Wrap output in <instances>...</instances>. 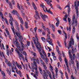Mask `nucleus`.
I'll return each mask as SVG.
<instances>
[{"label": "nucleus", "mask_w": 79, "mask_h": 79, "mask_svg": "<svg viewBox=\"0 0 79 79\" xmlns=\"http://www.w3.org/2000/svg\"><path fill=\"white\" fill-rule=\"evenodd\" d=\"M35 38L36 40V44H35L36 47L38 49L39 52V53H40L42 58H44V56L42 54V46H41L39 42V39H38V37L37 36V35L35 36Z\"/></svg>", "instance_id": "f257e3e1"}, {"label": "nucleus", "mask_w": 79, "mask_h": 79, "mask_svg": "<svg viewBox=\"0 0 79 79\" xmlns=\"http://www.w3.org/2000/svg\"><path fill=\"white\" fill-rule=\"evenodd\" d=\"M16 34L17 36L19 37V41L21 44V47L22 48L21 49V48H20V50H22V51H23L24 50V44L23 43V42H24L23 37L21 35V34H20V33L19 32V33L17 32Z\"/></svg>", "instance_id": "f03ea898"}, {"label": "nucleus", "mask_w": 79, "mask_h": 79, "mask_svg": "<svg viewBox=\"0 0 79 79\" xmlns=\"http://www.w3.org/2000/svg\"><path fill=\"white\" fill-rule=\"evenodd\" d=\"M15 40H13L14 43V44H15V43H16L15 45L18 48V50H20V45L19 44L18 42V38H17V36H15Z\"/></svg>", "instance_id": "7ed1b4c3"}, {"label": "nucleus", "mask_w": 79, "mask_h": 79, "mask_svg": "<svg viewBox=\"0 0 79 79\" xmlns=\"http://www.w3.org/2000/svg\"><path fill=\"white\" fill-rule=\"evenodd\" d=\"M10 19L9 20V22L11 26V29H12V31L13 32L14 34H15V28L13 26V22H12V21H14V20L13 18V17L10 18Z\"/></svg>", "instance_id": "20e7f679"}, {"label": "nucleus", "mask_w": 79, "mask_h": 79, "mask_svg": "<svg viewBox=\"0 0 79 79\" xmlns=\"http://www.w3.org/2000/svg\"><path fill=\"white\" fill-rule=\"evenodd\" d=\"M75 8L76 10V13L77 14L76 18H79V10L78 7H77V1H76L74 3Z\"/></svg>", "instance_id": "39448f33"}, {"label": "nucleus", "mask_w": 79, "mask_h": 79, "mask_svg": "<svg viewBox=\"0 0 79 79\" xmlns=\"http://www.w3.org/2000/svg\"><path fill=\"white\" fill-rule=\"evenodd\" d=\"M40 6L41 7L43 8V10L44 12H46V11L48 13V12H49V11H51L50 10H49V9H48H48H47V7H45L44 5L42 4H40Z\"/></svg>", "instance_id": "423d86ee"}, {"label": "nucleus", "mask_w": 79, "mask_h": 79, "mask_svg": "<svg viewBox=\"0 0 79 79\" xmlns=\"http://www.w3.org/2000/svg\"><path fill=\"white\" fill-rule=\"evenodd\" d=\"M40 16H41V18L43 19V20L44 21H46V18H48V16L47 15L44 14H42L41 12L40 13Z\"/></svg>", "instance_id": "0eeeda50"}, {"label": "nucleus", "mask_w": 79, "mask_h": 79, "mask_svg": "<svg viewBox=\"0 0 79 79\" xmlns=\"http://www.w3.org/2000/svg\"><path fill=\"white\" fill-rule=\"evenodd\" d=\"M70 60H69V65L70 66H71V65L72 64H73V66H74V60H73V57H70Z\"/></svg>", "instance_id": "6e6552de"}, {"label": "nucleus", "mask_w": 79, "mask_h": 79, "mask_svg": "<svg viewBox=\"0 0 79 79\" xmlns=\"http://www.w3.org/2000/svg\"><path fill=\"white\" fill-rule=\"evenodd\" d=\"M15 52H16L18 53L19 57V58H21V57H22L23 56V55L19 52H20V50L18 49V48H15Z\"/></svg>", "instance_id": "1a4fd4ad"}, {"label": "nucleus", "mask_w": 79, "mask_h": 79, "mask_svg": "<svg viewBox=\"0 0 79 79\" xmlns=\"http://www.w3.org/2000/svg\"><path fill=\"white\" fill-rule=\"evenodd\" d=\"M15 26H16V29H17V30L18 31V32H17L16 33H16L17 32L18 33H19V32L20 33V31H19V24H18V22L17 21H16L15 23Z\"/></svg>", "instance_id": "9d476101"}, {"label": "nucleus", "mask_w": 79, "mask_h": 79, "mask_svg": "<svg viewBox=\"0 0 79 79\" xmlns=\"http://www.w3.org/2000/svg\"><path fill=\"white\" fill-rule=\"evenodd\" d=\"M20 51H21V53H22V54H23V55H24L25 56V60H26V61H27H27H28L27 60V54L26 53V52L25 51H22V50H20Z\"/></svg>", "instance_id": "9b49d317"}, {"label": "nucleus", "mask_w": 79, "mask_h": 79, "mask_svg": "<svg viewBox=\"0 0 79 79\" xmlns=\"http://www.w3.org/2000/svg\"><path fill=\"white\" fill-rule=\"evenodd\" d=\"M13 15H16L17 17H18V16H19V13L18 12V11L15 10H13Z\"/></svg>", "instance_id": "f8f14e48"}, {"label": "nucleus", "mask_w": 79, "mask_h": 79, "mask_svg": "<svg viewBox=\"0 0 79 79\" xmlns=\"http://www.w3.org/2000/svg\"><path fill=\"white\" fill-rule=\"evenodd\" d=\"M18 19H20V22L21 23V24H24V21H23V19L20 16H19H19H18Z\"/></svg>", "instance_id": "ddd939ff"}, {"label": "nucleus", "mask_w": 79, "mask_h": 79, "mask_svg": "<svg viewBox=\"0 0 79 79\" xmlns=\"http://www.w3.org/2000/svg\"><path fill=\"white\" fill-rule=\"evenodd\" d=\"M41 56V58H42V59H43V60H46V62H48V58H47V57H45L46 58H44V55H43V54H42L41 53L42 55L43 56V57H42V56L41 55V54H40V53Z\"/></svg>", "instance_id": "4468645a"}, {"label": "nucleus", "mask_w": 79, "mask_h": 79, "mask_svg": "<svg viewBox=\"0 0 79 79\" xmlns=\"http://www.w3.org/2000/svg\"><path fill=\"white\" fill-rule=\"evenodd\" d=\"M33 65H34V66H35V70H36V71H37V63L34 61L33 62Z\"/></svg>", "instance_id": "2eb2a0df"}, {"label": "nucleus", "mask_w": 79, "mask_h": 79, "mask_svg": "<svg viewBox=\"0 0 79 79\" xmlns=\"http://www.w3.org/2000/svg\"><path fill=\"white\" fill-rule=\"evenodd\" d=\"M64 17H65V18H63V20L65 22V23H67L68 20H66L67 18H68V15H65L64 16Z\"/></svg>", "instance_id": "dca6fc26"}, {"label": "nucleus", "mask_w": 79, "mask_h": 79, "mask_svg": "<svg viewBox=\"0 0 79 79\" xmlns=\"http://www.w3.org/2000/svg\"><path fill=\"white\" fill-rule=\"evenodd\" d=\"M40 61L41 64H42V65H44V64H45V62H44V61H43L41 59V58H40Z\"/></svg>", "instance_id": "f3484780"}, {"label": "nucleus", "mask_w": 79, "mask_h": 79, "mask_svg": "<svg viewBox=\"0 0 79 79\" xmlns=\"http://www.w3.org/2000/svg\"><path fill=\"white\" fill-rule=\"evenodd\" d=\"M45 2H46L47 3L48 5H50V2H52L51 0H44Z\"/></svg>", "instance_id": "a211bd4d"}, {"label": "nucleus", "mask_w": 79, "mask_h": 79, "mask_svg": "<svg viewBox=\"0 0 79 79\" xmlns=\"http://www.w3.org/2000/svg\"><path fill=\"white\" fill-rule=\"evenodd\" d=\"M43 67H44V69L46 71V72H47V71H49L48 70H47V66L45 64L43 65Z\"/></svg>", "instance_id": "6ab92c4d"}, {"label": "nucleus", "mask_w": 79, "mask_h": 79, "mask_svg": "<svg viewBox=\"0 0 79 79\" xmlns=\"http://www.w3.org/2000/svg\"><path fill=\"white\" fill-rule=\"evenodd\" d=\"M38 68L40 73H41V74H43V72L42 71V69H41V67H40V66H39L38 67Z\"/></svg>", "instance_id": "aec40b11"}, {"label": "nucleus", "mask_w": 79, "mask_h": 79, "mask_svg": "<svg viewBox=\"0 0 79 79\" xmlns=\"http://www.w3.org/2000/svg\"><path fill=\"white\" fill-rule=\"evenodd\" d=\"M25 26L26 28L27 29L28 28V23L27 22H25Z\"/></svg>", "instance_id": "412c9836"}, {"label": "nucleus", "mask_w": 79, "mask_h": 79, "mask_svg": "<svg viewBox=\"0 0 79 79\" xmlns=\"http://www.w3.org/2000/svg\"><path fill=\"white\" fill-rule=\"evenodd\" d=\"M32 4L33 5V6L34 9L35 10H37V7H36V6H35V4L34 2H32Z\"/></svg>", "instance_id": "4be33fe9"}, {"label": "nucleus", "mask_w": 79, "mask_h": 79, "mask_svg": "<svg viewBox=\"0 0 79 79\" xmlns=\"http://www.w3.org/2000/svg\"><path fill=\"white\" fill-rule=\"evenodd\" d=\"M52 26L53 31V32H55V26H54V25H53V24H52Z\"/></svg>", "instance_id": "5701e85b"}, {"label": "nucleus", "mask_w": 79, "mask_h": 79, "mask_svg": "<svg viewBox=\"0 0 79 79\" xmlns=\"http://www.w3.org/2000/svg\"><path fill=\"white\" fill-rule=\"evenodd\" d=\"M71 41L72 42L73 45H74V39L73 38V36H71L70 38Z\"/></svg>", "instance_id": "b1692460"}, {"label": "nucleus", "mask_w": 79, "mask_h": 79, "mask_svg": "<svg viewBox=\"0 0 79 79\" xmlns=\"http://www.w3.org/2000/svg\"><path fill=\"white\" fill-rule=\"evenodd\" d=\"M37 58V57H30V59L31 60V61H34V60H35V58Z\"/></svg>", "instance_id": "393cba45"}, {"label": "nucleus", "mask_w": 79, "mask_h": 79, "mask_svg": "<svg viewBox=\"0 0 79 79\" xmlns=\"http://www.w3.org/2000/svg\"><path fill=\"white\" fill-rule=\"evenodd\" d=\"M72 45V43L71 42V41H70L69 43V46L68 47V49L69 50V48H70V47H71V45Z\"/></svg>", "instance_id": "a878e982"}, {"label": "nucleus", "mask_w": 79, "mask_h": 79, "mask_svg": "<svg viewBox=\"0 0 79 79\" xmlns=\"http://www.w3.org/2000/svg\"><path fill=\"white\" fill-rule=\"evenodd\" d=\"M63 33L65 34V39H67L68 37V35H67V33H65V31L64 30L63 31Z\"/></svg>", "instance_id": "bb28decb"}, {"label": "nucleus", "mask_w": 79, "mask_h": 79, "mask_svg": "<svg viewBox=\"0 0 79 79\" xmlns=\"http://www.w3.org/2000/svg\"><path fill=\"white\" fill-rule=\"evenodd\" d=\"M71 25H70L69 26V28L68 27H67V31H71Z\"/></svg>", "instance_id": "cd10ccee"}, {"label": "nucleus", "mask_w": 79, "mask_h": 79, "mask_svg": "<svg viewBox=\"0 0 79 79\" xmlns=\"http://www.w3.org/2000/svg\"><path fill=\"white\" fill-rule=\"evenodd\" d=\"M47 73H48V74H49V77H50V78H51L52 77V75H51V73H50V71H48V70H47Z\"/></svg>", "instance_id": "c85d7f7f"}, {"label": "nucleus", "mask_w": 79, "mask_h": 79, "mask_svg": "<svg viewBox=\"0 0 79 79\" xmlns=\"http://www.w3.org/2000/svg\"><path fill=\"white\" fill-rule=\"evenodd\" d=\"M64 61L65 63V64L66 65H67L68 64V60L66 58H64Z\"/></svg>", "instance_id": "c756f323"}, {"label": "nucleus", "mask_w": 79, "mask_h": 79, "mask_svg": "<svg viewBox=\"0 0 79 79\" xmlns=\"http://www.w3.org/2000/svg\"><path fill=\"white\" fill-rule=\"evenodd\" d=\"M12 69H15L16 68V66H15V65L13 64L11 66Z\"/></svg>", "instance_id": "7c9ffc66"}, {"label": "nucleus", "mask_w": 79, "mask_h": 79, "mask_svg": "<svg viewBox=\"0 0 79 79\" xmlns=\"http://www.w3.org/2000/svg\"><path fill=\"white\" fill-rule=\"evenodd\" d=\"M46 30L48 31V33L49 34H50V29L48 28H46Z\"/></svg>", "instance_id": "2f4dec72"}, {"label": "nucleus", "mask_w": 79, "mask_h": 79, "mask_svg": "<svg viewBox=\"0 0 79 79\" xmlns=\"http://www.w3.org/2000/svg\"><path fill=\"white\" fill-rule=\"evenodd\" d=\"M73 60H74L76 59V55L74 54H73Z\"/></svg>", "instance_id": "473e14b6"}, {"label": "nucleus", "mask_w": 79, "mask_h": 79, "mask_svg": "<svg viewBox=\"0 0 79 79\" xmlns=\"http://www.w3.org/2000/svg\"><path fill=\"white\" fill-rule=\"evenodd\" d=\"M42 27L44 29V30H46V28L45 27V26H44V25L43 23H42Z\"/></svg>", "instance_id": "72a5a7b5"}, {"label": "nucleus", "mask_w": 79, "mask_h": 79, "mask_svg": "<svg viewBox=\"0 0 79 79\" xmlns=\"http://www.w3.org/2000/svg\"><path fill=\"white\" fill-rule=\"evenodd\" d=\"M77 71L79 70V63H77Z\"/></svg>", "instance_id": "f704fd0d"}, {"label": "nucleus", "mask_w": 79, "mask_h": 79, "mask_svg": "<svg viewBox=\"0 0 79 79\" xmlns=\"http://www.w3.org/2000/svg\"><path fill=\"white\" fill-rule=\"evenodd\" d=\"M52 77L53 79H55V73L53 71L52 72Z\"/></svg>", "instance_id": "c9c22d12"}, {"label": "nucleus", "mask_w": 79, "mask_h": 79, "mask_svg": "<svg viewBox=\"0 0 79 79\" xmlns=\"http://www.w3.org/2000/svg\"><path fill=\"white\" fill-rule=\"evenodd\" d=\"M35 61L38 64H39V63H40V61H39V59H35Z\"/></svg>", "instance_id": "e433bc0d"}, {"label": "nucleus", "mask_w": 79, "mask_h": 79, "mask_svg": "<svg viewBox=\"0 0 79 79\" xmlns=\"http://www.w3.org/2000/svg\"><path fill=\"white\" fill-rule=\"evenodd\" d=\"M77 19L75 20V26H77Z\"/></svg>", "instance_id": "4c0bfd02"}, {"label": "nucleus", "mask_w": 79, "mask_h": 79, "mask_svg": "<svg viewBox=\"0 0 79 79\" xmlns=\"http://www.w3.org/2000/svg\"><path fill=\"white\" fill-rule=\"evenodd\" d=\"M70 11H71V8H70V7H69L68 8V15H69V12H70Z\"/></svg>", "instance_id": "58836bf2"}, {"label": "nucleus", "mask_w": 79, "mask_h": 79, "mask_svg": "<svg viewBox=\"0 0 79 79\" xmlns=\"http://www.w3.org/2000/svg\"><path fill=\"white\" fill-rule=\"evenodd\" d=\"M42 51H43V55H44V56H45V57H47V55L46 54V53H45V51H44V50H42Z\"/></svg>", "instance_id": "ea45409f"}, {"label": "nucleus", "mask_w": 79, "mask_h": 79, "mask_svg": "<svg viewBox=\"0 0 79 79\" xmlns=\"http://www.w3.org/2000/svg\"><path fill=\"white\" fill-rule=\"evenodd\" d=\"M41 39L42 40V41H43V42H45V38L41 37Z\"/></svg>", "instance_id": "a19ab883"}, {"label": "nucleus", "mask_w": 79, "mask_h": 79, "mask_svg": "<svg viewBox=\"0 0 79 79\" xmlns=\"http://www.w3.org/2000/svg\"><path fill=\"white\" fill-rule=\"evenodd\" d=\"M75 33V27L74 26L73 27V34H74Z\"/></svg>", "instance_id": "79ce46f5"}, {"label": "nucleus", "mask_w": 79, "mask_h": 79, "mask_svg": "<svg viewBox=\"0 0 79 79\" xmlns=\"http://www.w3.org/2000/svg\"><path fill=\"white\" fill-rule=\"evenodd\" d=\"M5 30L6 32V33L7 34V35H9V34H10V33L9 32V31H8V30L7 29V28Z\"/></svg>", "instance_id": "37998d69"}, {"label": "nucleus", "mask_w": 79, "mask_h": 79, "mask_svg": "<svg viewBox=\"0 0 79 79\" xmlns=\"http://www.w3.org/2000/svg\"><path fill=\"white\" fill-rule=\"evenodd\" d=\"M32 46L34 49V51H35V47H34V43H31Z\"/></svg>", "instance_id": "c03bdc74"}, {"label": "nucleus", "mask_w": 79, "mask_h": 79, "mask_svg": "<svg viewBox=\"0 0 79 79\" xmlns=\"http://www.w3.org/2000/svg\"><path fill=\"white\" fill-rule=\"evenodd\" d=\"M49 68H50L51 71L53 70V67H52V66L51 65H50Z\"/></svg>", "instance_id": "a18cd8bd"}, {"label": "nucleus", "mask_w": 79, "mask_h": 79, "mask_svg": "<svg viewBox=\"0 0 79 79\" xmlns=\"http://www.w3.org/2000/svg\"><path fill=\"white\" fill-rule=\"evenodd\" d=\"M33 55L34 56L33 57H37V54H36V53L33 52Z\"/></svg>", "instance_id": "49530a36"}, {"label": "nucleus", "mask_w": 79, "mask_h": 79, "mask_svg": "<svg viewBox=\"0 0 79 79\" xmlns=\"http://www.w3.org/2000/svg\"><path fill=\"white\" fill-rule=\"evenodd\" d=\"M57 44L59 47H61V45L60 44V43L59 41H57Z\"/></svg>", "instance_id": "de8ad7c7"}, {"label": "nucleus", "mask_w": 79, "mask_h": 79, "mask_svg": "<svg viewBox=\"0 0 79 79\" xmlns=\"http://www.w3.org/2000/svg\"><path fill=\"white\" fill-rule=\"evenodd\" d=\"M69 58H72V55H71V52H69Z\"/></svg>", "instance_id": "09e8293b"}, {"label": "nucleus", "mask_w": 79, "mask_h": 79, "mask_svg": "<svg viewBox=\"0 0 79 79\" xmlns=\"http://www.w3.org/2000/svg\"><path fill=\"white\" fill-rule=\"evenodd\" d=\"M1 73L3 76H4L5 77L6 76V75H5V73H4V72L2 71L1 72Z\"/></svg>", "instance_id": "8fccbe9b"}, {"label": "nucleus", "mask_w": 79, "mask_h": 79, "mask_svg": "<svg viewBox=\"0 0 79 79\" xmlns=\"http://www.w3.org/2000/svg\"><path fill=\"white\" fill-rule=\"evenodd\" d=\"M19 74V75H20V76L21 77H22V73H21V71H19V73H18Z\"/></svg>", "instance_id": "3c124183"}, {"label": "nucleus", "mask_w": 79, "mask_h": 79, "mask_svg": "<svg viewBox=\"0 0 79 79\" xmlns=\"http://www.w3.org/2000/svg\"><path fill=\"white\" fill-rule=\"evenodd\" d=\"M38 73L39 72H38V71H36L35 72V75H36V76H38Z\"/></svg>", "instance_id": "603ef678"}, {"label": "nucleus", "mask_w": 79, "mask_h": 79, "mask_svg": "<svg viewBox=\"0 0 79 79\" xmlns=\"http://www.w3.org/2000/svg\"><path fill=\"white\" fill-rule=\"evenodd\" d=\"M27 46H29L30 45V42L29 41H27Z\"/></svg>", "instance_id": "864d4df0"}, {"label": "nucleus", "mask_w": 79, "mask_h": 79, "mask_svg": "<svg viewBox=\"0 0 79 79\" xmlns=\"http://www.w3.org/2000/svg\"><path fill=\"white\" fill-rule=\"evenodd\" d=\"M45 71V70H44L43 72H44V75H45L46 76H48V75H47V72H46Z\"/></svg>", "instance_id": "5fc2aeb1"}, {"label": "nucleus", "mask_w": 79, "mask_h": 79, "mask_svg": "<svg viewBox=\"0 0 79 79\" xmlns=\"http://www.w3.org/2000/svg\"><path fill=\"white\" fill-rule=\"evenodd\" d=\"M56 50L57 52H59V51H60L59 50V48H58V46H56Z\"/></svg>", "instance_id": "6e6d98bb"}, {"label": "nucleus", "mask_w": 79, "mask_h": 79, "mask_svg": "<svg viewBox=\"0 0 79 79\" xmlns=\"http://www.w3.org/2000/svg\"><path fill=\"white\" fill-rule=\"evenodd\" d=\"M17 8H18L19 10H21L20 6H19V4L18 3H17Z\"/></svg>", "instance_id": "4d7b16f0"}, {"label": "nucleus", "mask_w": 79, "mask_h": 79, "mask_svg": "<svg viewBox=\"0 0 79 79\" xmlns=\"http://www.w3.org/2000/svg\"><path fill=\"white\" fill-rule=\"evenodd\" d=\"M36 15L40 19V16H39V13H37L36 14Z\"/></svg>", "instance_id": "13d9d810"}, {"label": "nucleus", "mask_w": 79, "mask_h": 79, "mask_svg": "<svg viewBox=\"0 0 79 79\" xmlns=\"http://www.w3.org/2000/svg\"><path fill=\"white\" fill-rule=\"evenodd\" d=\"M75 18H76V15L75 14H73V20H74L75 19Z\"/></svg>", "instance_id": "bf43d9fd"}, {"label": "nucleus", "mask_w": 79, "mask_h": 79, "mask_svg": "<svg viewBox=\"0 0 79 79\" xmlns=\"http://www.w3.org/2000/svg\"><path fill=\"white\" fill-rule=\"evenodd\" d=\"M59 59L60 61H62V59H61V57L60 56H59Z\"/></svg>", "instance_id": "052dcab7"}, {"label": "nucleus", "mask_w": 79, "mask_h": 79, "mask_svg": "<svg viewBox=\"0 0 79 79\" xmlns=\"http://www.w3.org/2000/svg\"><path fill=\"white\" fill-rule=\"evenodd\" d=\"M48 43L50 45H53V44L52 43V41H49L48 42Z\"/></svg>", "instance_id": "680f3d73"}, {"label": "nucleus", "mask_w": 79, "mask_h": 79, "mask_svg": "<svg viewBox=\"0 0 79 79\" xmlns=\"http://www.w3.org/2000/svg\"><path fill=\"white\" fill-rule=\"evenodd\" d=\"M20 28L22 29V31H24V28L23 27V26L21 25H20Z\"/></svg>", "instance_id": "e2e57ef3"}, {"label": "nucleus", "mask_w": 79, "mask_h": 79, "mask_svg": "<svg viewBox=\"0 0 79 79\" xmlns=\"http://www.w3.org/2000/svg\"><path fill=\"white\" fill-rule=\"evenodd\" d=\"M1 15L2 19H4V17H3V14L2 13H1V15Z\"/></svg>", "instance_id": "0e129e2a"}, {"label": "nucleus", "mask_w": 79, "mask_h": 79, "mask_svg": "<svg viewBox=\"0 0 79 79\" xmlns=\"http://www.w3.org/2000/svg\"><path fill=\"white\" fill-rule=\"evenodd\" d=\"M72 26H74V20H72Z\"/></svg>", "instance_id": "69168bd1"}, {"label": "nucleus", "mask_w": 79, "mask_h": 79, "mask_svg": "<svg viewBox=\"0 0 79 79\" xmlns=\"http://www.w3.org/2000/svg\"><path fill=\"white\" fill-rule=\"evenodd\" d=\"M76 37L77 39V40H79V36H78V33H77Z\"/></svg>", "instance_id": "338daca9"}, {"label": "nucleus", "mask_w": 79, "mask_h": 79, "mask_svg": "<svg viewBox=\"0 0 79 79\" xmlns=\"http://www.w3.org/2000/svg\"><path fill=\"white\" fill-rule=\"evenodd\" d=\"M43 78L44 79H47V77L45 75H43Z\"/></svg>", "instance_id": "774afa93"}]
</instances>
